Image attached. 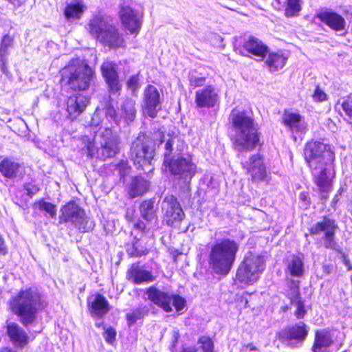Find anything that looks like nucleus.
<instances>
[{
  "mask_svg": "<svg viewBox=\"0 0 352 352\" xmlns=\"http://www.w3.org/2000/svg\"><path fill=\"white\" fill-rule=\"evenodd\" d=\"M304 155L315 184L321 192H329L336 174L335 155L331 146L319 141H311L305 145Z\"/></svg>",
  "mask_w": 352,
  "mask_h": 352,
  "instance_id": "1",
  "label": "nucleus"
},
{
  "mask_svg": "<svg viewBox=\"0 0 352 352\" xmlns=\"http://www.w3.org/2000/svg\"><path fill=\"white\" fill-rule=\"evenodd\" d=\"M229 119L234 132L231 140L234 149L240 152L254 149L259 144V136L253 118L245 111L233 109Z\"/></svg>",
  "mask_w": 352,
  "mask_h": 352,
  "instance_id": "2",
  "label": "nucleus"
},
{
  "mask_svg": "<svg viewBox=\"0 0 352 352\" xmlns=\"http://www.w3.org/2000/svg\"><path fill=\"white\" fill-rule=\"evenodd\" d=\"M160 144L165 142L164 153V165L175 175L183 179L184 182L188 184L196 172V166L188 157H177L183 149V142L177 136L160 135Z\"/></svg>",
  "mask_w": 352,
  "mask_h": 352,
  "instance_id": "3",
  "label": "nucleus"
},
{
  "mask_svg": "<svg viewBox=\"0 0 352 352\" xmlns=\"http://www.w3.org/2000/svg\"><path fill=\"white\" fill-rule=\"evenodd\" d=\"M239 250V244L234 240L223 239L217 241L211 248L209 263L218 274L226 275L230 271Z\"/></svg>",
  "mask_w": 352,
  "mask_h": 352,
  "instance_id": "4",
  "label": "nucleus"
},
{
  "mask_svg": "<svg viewBox=\"0 0 352 352\" xmlns=\"http://www.w3.org/2000/svg\"><path fill=\"white\" fill-rule=\"evenodd\" d=\"M120 145L119 135L111 129L105 128L95 135L92 141L89 140L86 146L89 157L105 160L118 154Z\"/></svg>",
  "mask_w": 352,
  "mask_h": 352,
  "instance_id": "5",
  "label": "nucleus"
},
{
  "mask_svg": "<svg viewBox=\"0 0 352 352\" xmlns=\"http://www.w3.org/2000/svg\"><path fill=\"white\" fill-rule=\"evenodd\" d=\"M87 30L98 41L110 48L123 47L124 40L109 16L96 15L90 19Z\"/></svg>",
  "mask_w": 352,
  "mask_h": 352,
  "instance_id": "6",
  "label": "nucleus"
},
{
  "mask_svg": "<svg viewBox=\"0 0 352 352\" xmlns=\"http://www.w3.org/2000/svg\"><path fill=\"white\" fill-rule=\"evenodd\" d=\"M12 312L19 316L21 323L27 327L33 323L41 307L40 296L32 289L21 291L9 301Z\"/></svg>",
  "mask_w": 352,
  "mask_h": 352,
  "instance_id": "7",
  "label": "nucleus"
},
{
  "mask_svg": "<svg viewBox=\"0 0 352 352\" xmlns=\"http://www.w3.org/2000/svg\"><path fill=\"white\" fill-rule=\"evenodd\" d=\"M61 80L71 89H87L93 78L91 68L80 59L72 60L61 70Z\"/></svg>",
  "mask_w": 352,
  "mask_h": 352,
  "instance_id": "8",
  "label": "nucleus"
},
{
  "mask_svg": "<svg viewBox=\"0 0 352 352\" xmlns=\"http://www.w3.org/2000/svg\"><path fill=\"white\" fill-rule=\"evenodd\" d=\"M154 140L145 134H140L131 143L130 157L138 168L150 171L155 156Z\"/></svg>",
  "mask_w": 352,
  "mask_h": 352,
  "instance_id": "9",
  "label": "nucleus"
},
{
  "mask_svg": "<svg viewBox=\"0 0 352 352\" xmlns=\"http://www.w3.org/2000/svg\"><path fill=\"white\" fill-rule=\"evenodd\" d=\"M265 269L264 258L261 255L248 252L236 272V279L244 284L256 281Z\"/></svg>",
  "mask_w": 352,
  "mask_h": 352,
  "instance_id": "10",
  "label": "nucleus"
},
{
  "mask_svg": "<svg viewBox=\"0 0 352 352\" xmlns=\"http://www.w3.org/2000/svg\"><path fill=\"white\" fill-rule=\"evenodd\" d=\"M148 299L166 312H171L174 307L177 311H182L186 306V300L169 291L162 290L155 286L146 291Z\"/></svg>",
  "mask_w": 352,
  "mask_h": 352,
  "instance_id": "11",
  "label": "nucleus"
},
{
  "mask_svg": "<svg viewBox=\"0 0 352 352\" xmlns=\"http://www.w3.org/2000/svg\"><path fill=\"white\" fill-rule=\"evenodd\" d=\"M60 222H71L81 232H89L94 229V221L85 215L82 210L75 202H69L60 209Z\"/></svg>",
  "mask_w": 352,
  "mask_h": 352,
  "instance_id": "12",
  "label": "nucleus"
},
{
  "mask_svg": "<svg viewBox=\"0 0 352 352\" xmlns=\"http://www.w3.org/2000/svg\"><path fill=\"white\" fill-rule=\"evenodd\" d=\"M163 220L168 226H177L185 217V213L177 199L173 195L166 196L161 204Z\"/></svg>",
  "mask_w": 352,
  "mask_h": 352,
  "instance_id": "13",
  "label": "nucleus"
},
{
  "mask_svg": "<svg viewBox=\"0 0 352 352\" xmlns=\"http://www.w3.org/2000/svg\"><path fill=\"white\" fill-rule=\"evenodd\" d=\"M337 228L338 226L333 219L324 217L322 221L318 222L310 228V232L312 234H317L324 231L323 239L324 247L338 251L339 245L334 239L335 230Z\"/></svg>",
  "mask_w": 352,
  "mask_h": 352,
  "instance_id": "14",
  "label": "nucleus"
},
{
  "mask_svg": "<svg viewBox=\"0 0 352 352\" xmlns=\"http://www.w3.org/2000/svg\"><path fill=\"white\" fill-rule=\"evenodd\" d=\"M243 168L251 176L253 182H267L268 174L263 160L259 154L252 155L248 160L242 163Z\"/></svg>",
  "mask_w": 352,
  "mask_h": 352,
  "instance_id": "15",
  "label": "nucleus"
},
{
  "mask_svg": "<svg viewBox=\"0 0 352 352\" xmlns=\"http://www.w3.org/2000/svg\"><path fill=\"white\" fill-rule=\"evenodd\" d=\"M308 331L303 322L282 329L278 333L279 340L292 347L298 346L307 337Z\"/></svg>",
  "mask_w": 352,
  "mask_h": 352,
  "instance_id": "16",
  "label": "nucleus"
},
{
  "mask_svg": "<svg viewBox=\"0 0 352 352\" xmlns=\"http://www.w3.org/2000/svg\"><path fill=\"white\" fill-rule=\"evenodd\" d=\"M101 73L110 94L119 93L122 89V84L119 79L116 65L113 62L107 61L100 67Z\"/></svg>",
  "mask_w": 352,
  "mask_h": 352,
  "instance_id": "17",
  "label": "nucleus"
},
{
  "mask_svg": "<svg viewBox=\"0 0 352 352\" xmlns=\"http://www.w3.org/2000/svg\"><path fill=\"white\" fill-rule=\"evenodd\" d=\"M144 103L146 113L151 118H155L160 109L162 99L157 89L152 85L146 86L144 91Z\"/></svg>",
  "mask_w": 352,
  "mask_h": 352,
  "instance_id": "18",
  "label": "nucleus"
},
{
  "mask_svg": "<svg viewBox=\"0 0 352 352\" xmlns=\"http://www.w3.org/2000/svg\"><path fill=\"white\" fill-rule=\"evenodd\" d=\"M218 101V91L212 85H207L195 92V102L197 107L212 108Z\"/></svg>",
  "mask_w": 352,
  "mask_h": 352,
  "instance_id": "19",
  "label": "nucleus"
},
{
  "mask_svg": "<svg viewBox=\"0 0 352 352\" xmlns=\"http://www.w3.org/2000/svg\"><path fill=\"white\" fill-rule=\"evenodd\" d=\"M120 17L124 26L131 33H137L141 28L142 23L135 11L127 6H122Z\"/></svg>",
  "mask_w": 352,
  "mask_h": 352,
  "instance_id": "20",
  "label": "nucleus"
},
{
  "mask_svg": "<svg viewBox=\"0 0 352 352\" xmlns=\"http://www.w3.org/2000/svg\"><path fill=\"white\" fill-rule=\"evenodd\" d=\"M89 98L81 94L73 95L67 101V111L72 120L76 119L86 109Z\"/></svg>",
  "mask_w": 352,
  "mask_h": 352,
  "instance_id": "21",
  "label": "nucleus"
},
{
  "mask_svg": "<svg viewBox=\"0 0 352 352\" xmlns=\"http://www.w3.org/2000/svg\"><path fill=\"white\" fill-rule=\"evenodd\" d=\"M317 17L324 24L335 31H342L345 28V20L340 14L331 11H322Z\"/></svg>",
  "mask_w": 352,
  "mask_h": 352,
  "instance_id": "22",
  "label": "nucleus"
},
{
  "mask_svg": "<svg viewBox=\"0 0 352 352\" xmlns=\"http://www.w3.org/2000/svg\"><path fill=\"white\" fill-rule=\"evenodd\" d=\"M7 333L13 344L19 347H23L29 342L27 333L16 323L7 322Z\"/></svg>",
  "mask_w": 352,
  "mask_h": 352,
  "instance_id": "23",
  "label": "nucleus"
},
{
  "mask_svg": "<svg viewBox=\"0 0 352 352\" xmlns=\"http://www.w3.org/2000/svg\"><path fill=\"white\" fill-rule=\"evenodd\" d=\"M155 201L153 199H146L143 201L140 206L139 210L140 216L154 228L157 226L158 218L157 214V209L155 207Z\"/></svg>",
  "mask_w": 352,
  "mask_h": 352,
  "instance_id": "24",
  "label": "nucleus"
},
{
  "mask_svg": "<svg viewBox=\"0 0 352 352\" xmlns=\"http://www.w3.org/2000/svg\"><path fill=\"white\" fill-rule=\"evenodd\" d=\"M243 49L248 53L258 58V60H263L267 54L268 48L261 41L255 37H250L243 43Z\"/></svg>",
  "mask_w": 352,
  "mask_h": 352,
  "instance_id": "25",
  "label": "nucleus"
},
{
  "mask_svg": "<svg viewBox=\"0 0 352 352\" xmlns=\"http://www.w3.org/2000/svg\"><path fill=\"white\" fill-rule=\"evenodd\" d=\"M283 121L284 124L292 132L298 133L305 131V123L298 113L286 112L283 115Z\"/></svg>",
  "mask_w": 352,
  "mask_h": 352,
  "instance_id": "26",
  "label": "nucleus"
},
{
  "mask_svg": "<svg viewBox=\"0 0 352 352\" xmlns=\"http://www.w3.org/2000/svg\"><path fill=\"white\" fill-rule=\"evenodd\" d=\"M89 304L90 312L94 317L101 318L109 311V304L101 294H96Z\"/></svg>",
  "mask_w": 352,
  "mask_h": 352,
  "instance_id": "27",
  "label": "nucleus"
},
{
  "mask_svg": "<svg viewBox=\"0 0 352 352\" xmlns=\"http://www.w3.org/2000/svg\"><path fill=\"white\" fill-rule=\"evenodd\" d=\"M129 279L135 284H141L144 282H151L155 278L151 272L143 269L138 265H132L128 272Z\"/></svg>",
  "mask_w": 352,
  "mask_h": 352,
  "instance_id": "28",
  "label": "nucleus"
},
{
  "mask_svg": "<svg viewBox=\"0 0 352 352\" xmlns=\"http://www.w3.org/2000/svg\"><path fill=\"white\" fill-rule=\"evenodd\" d=\"M87 10L86 5L80 0H74L67 3L64 10L65 17L68 21L80 19Z\"/></svg>",
  "mask_w": 352,
  "mask_h": 352,
  "instance_id": "29",
  "label": "nucleus"
},
{
  "mask_svg": "<svg viewBox=\"0 0 352 352\" xmlns=\"http://www.w3.org/2000/svg\"><path fill=\"white\" fill-rule=\"evenodd\" d=\"M21 165L10 158H5L0 162V172L9 179H13L19 175Z\"/></svg>",
  "mask_w": 352,
  "mask_h": 352,
  "instance_id": "30",
  "label": "nucleus"
},
{
  "mask_svg": "<svg viewBox=\"0 0 352 352\" xmlns=\"http://www.w3.org/2000/svg\"><path fill=\"white\" fill-rule=\"evenodd\" d=\"M149 187L148 182L142 177L132 179L128 188V192L131 198H135L145 193Z\"/></svg>",
  "mask_w": 352,
  "mask_h": 352,
  "instance_id": "31",
  "label": "nucleus"
},
{
  "mask_svg": "<svg viewBox=\"0 0 352 352\" xmlns=\"http://www.w3.org/2000/svg\"><path fill=\"white\" fill-rule=\"evenodd\" d=\"M287 57L282 52L269 53L265 63L271 72L281 69L286 64Z\"/></svg>",
  "mask_w": 352,
  "mask_h": 352,
  "instance_id": "32",
  "label": "nucleus"
},
{
  "mask_svg": "<svg viewBox=\"0 0 352 352\" xmlns=\"http://www.w3.org/2000/svg\"><path fill=\"white\" fill-rule=\"evenodd\" d=\"M332 342L333 340L329 331L326 330L318 331L315 336L313 351L314 352H321L323 348L331 346Z\"/></svg>",
  "mask_w": 352,
  "mask_h": 352,
  "instance_id": "33",
  "label": "nucleus"
},
{
  "mask_svg": "<svg viewBox=\"0 0 352 352\" xmlns=\"http://www.w3.org/2000/svg\"><path fill=\"white\" fill-rule=\"evenodd\" d=\"M304 271L302 256L293 255L288 261L287 272L292 276L301 277L304 274Z\"/></svg>",
  "mask_w": 352,
  "mask_h": 352,
  "instance_id": "34",
  "label": "nucleus"
},
{
  "mask_svg": "<svg viewBox=\"0 0 352 352\" xmlns=\"http://www.w3.org/2000/svg\"><path fill=\"white\" fill-rule=\"evenodd\" d=\"M126 252L132 257H140L146 255L148 250L142 245L138 239L134 237L131 243L126 245Z\"/></svg>",
  "mask_w": 352,
  "mask_h": 352,
  "instance_id": "35",
  "label": "nucleus"
},
{
  "mask_svg": "<svg viewBox=\"0 0 352 352\" xmlns=\"http://www.w3.org/2000/svg\"><path fill=\"white\" fill-rule=\"evenodd\" d=\"M291 295V302L296 307L294 314L298 318H302L306 314V310L305 309L304 303L300 297L298 285H295L294 288L292 289Z\"/></svg>",
  "mask_w": 352,
  "mask_h": 352,
  "instance_id": "36",
  "label": "nucleus"
},
{
  "mask_svg": "<svg viewBox=\"0 0 352 352\" xmlns=\"http://www.w3.org/2000/svg\"><path fill=\"white\" fill-rule=\"evenodd\" d=\"M122 116L127 122L133 121L136 115L135 102L131 98H126L121 105Z\"/></svg>",
  "mask_w": 352,
  "mask_h": 352,
  "instance_id": "37",
  "label": "nucleus"
},
{
  "mask_svg": "<svg viewBox=\"0 0 352 352\" xmlns=\"http://www.w3.org/2000/svg\"><path fill=\"white\" fill-rule=\"evenodd\" d=\"M302 0H286L285 15L287 17L298 16L302 9Z\"/></svg>",
  "mask_w": 352,
  "mask_h": 352,
  "instance_id": "38",
  "label": "nucleus"
},
{
  "mask_svg": "<svg viewBox=\"0 0 352 352\" xmlns=\"http://www.w3.org/2000/svg\"><path fill=\"white\" fill-rule=\"evenodd\" d=\"M34 207L41 210H44L48 213L52 217L56 216V209L55 205L52 203L47 202L43 199L34 203Z\"/></svg>",
  "mask_w": 352,
  "mask_h": 352,
  "instance_id": "39",
  "label": "nucleus"
},
{
  "mask_svg": "<svg viewBox=\"0 0 352 352\" xmlns=\"http://www.w3.org/2000/svg\"><path fill=\"white\" fill-rule=\"evenodd\" d=\"M14 38L9 34L5 35L1 41L0 56L3 58L7 55L8 50L12 46Z\"/></svg>",
  "mask_w": 352,
  "mask_h": 352,
  "instance_id": "40",
  "label": "nucleus"
},
{
  "mask_svg": "<svg viewBox=\"0 0 352 352\" xmlns=\"http://www.w3.org/2000/svg\"><path fill=\"white\" fill-rule=\"evenodd\" d=\"M144 309L143 308H138L131 312L126 314V319L131 325L135 323L138 320L141 319L144 315Z\"/></svg>",
  "mask_w": 352,
  "mask_h": 352,
  "instance_id": "41",
  "label": "nucleus"
},
{
  "mask_svg": "<svg viewBox=\"0 0 352 352\" xmlns=\"http://www.w3.org/2000/svg\"><path fill=\"white\" fill-rule=\"evenodd\" d=\"M116 169L118 171L120 177H124L130 171V166H129L126 160H122L119 161L116 165Z\"/></svg>",
  "mask_w": 352,
  "mask_h": 352,
  "instance_id": "42",
  "label": "nucleus"
},
{
  "mask_svg": "<svg viewBox=\"0 0 352 352\" xmlns=\"http://www.w3.org/2000/svg\"><path fill=\"white\" fill-rule=\"evenodd\" d=\"M199 342L201 344L204 352H212L213 342L210 338L202 336L199 339Z\"/></svg>",
  "mask_w": 352,
  "mask_h": 352,
  "instance_id": "43",
  "label": "nucleus"
},
{
  "mask_svg": "<svg viewBox=\"0 0 352 352\" xmlns=\"http://www.w3.org/2000/svg\"><path fill=\"white\" fill-rule=\"evenodd\" d=\"M342 107L350 122H352V98L348 97L344 100Z\"/></svg>",
  "mask_w": 352,
  "mask_h": 352,
  "instance_id": "44",
  "label": "nucleus"
},
{
  "mask_svg": "<svg viewBox=\"0 0 352 352\" xmlns=\"http://www.w3.org/2000/svg\"><path fill=\"white\" fill-rule=\"evenodd\" d=\"M312 98L313 100L316 102H324L328 98L327 94L318 86L316 87L314 93L312 95Z\"/></svg>",
  "mask_w": 352,
  "mask_h": 352,
  "instance_id": "45",
  "label": "nucleus"
},
{
  "mask_svg": "<svg viewBox=\"0 0 352 352\" xmlns=\"http://www.w3.org/2000/svg\"><path fill=\"white\" fill-rule=\"evenodd\" d=\"M127 87L133 93L140 88L138 75H133L129 78Z\"/></svg>",
  "mask_w": 352,
  "mask_h": 352,
  "instance_id": "46",
  "label": "nucleus"
},
{
  "mask_svg": "<svg viewBox=\"0 0 352 352\" xmlns=\"http://www.w3.org/2000/svg\"><path fill=\"white\" fill-rule=\"evenodd\" d=\"M206 82L205 77H197L191 76L189 78V85L192 88H196L203 86Z\"/></svg>",
  "mask_w": 352,
  "mask_h": 352,
  "instance_id": "47",
  "label": "nucleus"
},
{
  "mask_svg": "<svg viewBox=\"0 0 352 352\" xmlns=\"http://www.w3.org/2000/svg\"><path fill=\"white\" fill-rule=\"evenodd\" d=\"M116 336V331L112 327L107 328L104 333V338L107 342L112 344L115 340Z\"/></svg>",
  "mask_w": 352,
  "mask_h": 352,
  "instance_id": "48",
  "label": "nucleus"
},
{
  "mask_svg": "<svg viewBox=\"0 0 352 352\" xmlns=\"http://www.w3.org/2000/svg\"><path fill=\"white\" fill-rule=\"evenodd\" d=\"M23 187L24 190L30 197L39 191V188L32 183H26L24 184Z\"/></svg>",
  "mask_w": 352,
  "mask_h": 352,
  "instance_id": "49",
  "label": "nucleus"
},
{
  "mask_svg": "<svg viewBox=\"0 0 352 352\" xmlns=\"http://www.w3.org/2000/svg\"><path fill=\"white\" fill-rule=\"evenodd\" d=\"M101 122V120L99 116V113L98 111H96L94 113L93 117L91 118V120L90 122V127H97L100 125Z\"/></svg>",
  "mask_w": 352,
  "mask_h": 352,
  "instance_id": "50",
  "label": "nucleus"
},
{
  "mask_svg": "<svg viewBox=\"0 0 352 352\" xmlns=\"http://www.w3.org/2000/svg\"><path fill=\"white\" fill-rule=\"evenodd\" d=\"M252 351H258V349L253 343H248V344H244L241 349V352H252Z\"/></svg>",
  "mask_w": 352,
  "mask_h": 352,
  "instance_id": "51",
  "label": "nucleus"
},
{
  "mask_svg": "<svg viewBox=\"0 0 352 352\" xmlns=\"http://www.w3.org/2000/svg\"><path fill=\"white\" fill-rule=\"evenodd\" d=\"M105 114H106L107 117H109L111 120H115L116 117V111L113 107L108 106L106 108Z\"/></svg>",
  "mask_w": 352,
  "mask_h": 352,
  "instance_id": "52",
  "label": "nucleus"
},
{
  "mask_svg": "<svg viewBox=\"0 0 352 352\" xmlns=\"http://www.w3.org/2000/svg\"><path fill=\"white\" fill-rule=\"evenodd\" d=\"M135 228L143 231V232H145L146 230V226L145 225V223L142 221H138L136 223H135L134 225Z\"/></svg>",
  "mask_w": 352,
  "mask_h": 352,
  "instance_id": "53",
  "label": "nucleus"
},
{
  "mask_svg": "<svg viewBox=\"0 0 352 352\" xmlns=\"http://www.w3.org/2000/svg\"><path fill=\"white\" fill-rule=\"evenodd\" d=\"M0 254L5 255L6 254V248L4 245L3 239L0 236Z\"/></svg>",
  "mask_w": 352,
  "mask_h": 352,
  "instance_id": "54",
  "label": "nucleus"
},
{
  "mask_svg": "<svg viewBox=\"0 0 352 352\" xmlns=\"http://www.w3.org/2000/svg\"><path fill=\"white\" fill-rule=\"evenodd\" d=\"M300 199L304 202H305L306 205L309 203V197L308 195L305 192H302L300 194Z\"/></svg>",
  "mask_w": 352,
  "mask_h": 352,
  "instance_id": "55",
  "label": "nucleus"
},
{
  "mask_svg": "<svg viewBox=\"0 0 352 352\" xmlns=\"http://www.w3.org/2000/svg\"><path fill=\"white\" fill-rule=\"evenodd\" d=\"M181 352H196V349L192 347L185 348Z\"/></svg>",
  "mask_w": 352,
  "mask_h": 352,
  "instance_id": "56",
  "label": "nucleus"
},
{
  "mask_svg": "<svg viewBox=\"0 0 352 352\" xmlns=\"http://www.w3.org/2000/svg\"><path fill=\"white\" fill-rule=\"evenodd\" d=\"M102 322H96V325L97 327H100V325H102Z\"/></svg>",
  "mask_w": 352,
  "mask_h": 352,
  "instance_id": "57",
  "label": "nucleus"
},
{
  "mask_svg": "<svg viewBox=\"0 0 352 352\" xmlns=\"http://www.w3.org/2000/svg\"><path fill=\"white\" fill-rule=\"evenodd\" d=\"M345 264H346V265H348V261H346V262H345Z\"/></svg>",
  "mask_w": 352,
  "mask_h": 352,
  "instance_id": "58",
  "label": "nucleus"
}]
</instances>
